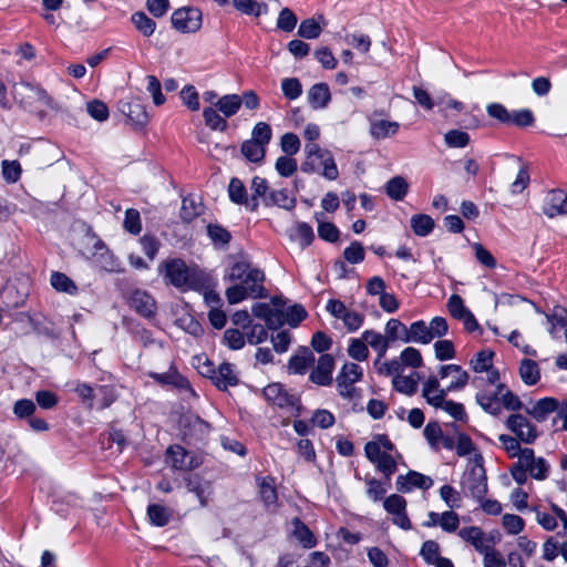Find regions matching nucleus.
Returning <instances> with one entry per match:
<instances>
[{
	"mask_svg": "<svg viewBox=\"0 0 567 567\" xmlns=\"http://www.w3.org/2000/svg\"><path fill=\"white\" fill-rule=\"evenodd\" d=\"M147 517L152 525L163 527L168 524L172 517V511L161 504H150L147 507Z\"/></svg>",
	"mask_w": 567,
	"mask_h": 567,
	"instance_id": "37",
	"label": "nucleus"
},
{
	"mask_svg": "<svg viewBox=\"0 0 567 567\" xmlns=\"http://www.w3.org/2000/svg\"><path fill=\"white\" fill-rule=\"evenodd\" d=\"M399 131V123L388 120H373L370 125V134L378 140L393 136Z\"/></svg>",
	"mask_w": 567,
	"mask_h": 567,
	"instance_id": "32",
	"label": "nucleus"
},
{
	"mask_svg": "<svg viewBox=\"0 0 567 567\" xmlns=\"http://www.w3.org/2000/svg\"><path fill=\"white\" fill-rule=\"evenodd\" d=\"M132 23L134 27L144 35L151 37L156 29V23L150 17H147L144 12L138 11L132 14Z\"/></svg>",
	"mask_w": 567,
	"mask_h": 567,
	"instance_id": "50",
	"label": "nucleus"
},
{
	"mask_svg": "<svg viewBox=\"0 0 567 567\" xmlns=\"http://www.w3.org/2000/svg\"><path fill=\"white\" fill-rule=\"evenodd\" d=\"M411 227L416 236L425 237L432 233L434 220L425 214H416L411 218Z\"/></svg>",
	"mask_w": 567,
	"mask_h": 567,
	"instance_id": "41",
	"label": "nucleus"
},
{
	"mask_svg": "<svg viewBox=\"0 0 567 567\" xmlns=\"http://www.w3.org/2000/svg\"><path fill=\"white\" fill-rule=\"evenodd\" d=\"M461 486L465 496L473 497L476 501H482L487 493V480L481 455H475L468 460Z\"/></svg>",
	"mask_w": 567,
	"mask_h": 567,
	"instance_id": "3",
	"label": "nucleus"
},
{
	"mask_svg": "<svg viewBox=\"0 0 567 567\" xmlns=\"http://www.w3.org/2000/svg\"><path fill=\"white\" fill-rule=\"evenodd\" d=\"M506 426L519 441L526 444L533 443L537 437L535 425L522 414H512L508 416Z\"/></svg>",
	"mask_w": 567,
	"mask_h": 567,
	"instance_id": "11",
	"label": "nucleus"
},
{
	"mask_svg": "<svg viewBox=\"0 0 567 567\" xmlns=\"http://www.w3.org/2000/svg\"><path fill=\"white\" fill-rule=\"evenodd\" d=\"M241 153L248 161L258 163L265 157L266 146L256 141L248 140L243 143Z\"/></svg>",
	"mask_w": 567,
	"mask_h": 567,
	"instance_id": "49",
	"label": "nucleus"
},
{
	"mask_svg": "<svg viewBox=\"0 0 567 567\" xmlns=\"http://www.w3.org/2000/svg\"><path fill=\"white\" fill-rule=\"evenodd\" d=\"M233 3L237 10L245 14L259 17L266 12V6L254 0H233Z\"/></svg>",
	"mask_w": 567,
	"mask_h": 567,
	"instance_id": "58",
	"label": "nucleus"
},
{
	"mask_svg": "<svg viewBox=\"0 0 567 567\" xmlns=\"http://www.w3.org/2000/svg\"><path fill=\"white\" fill-rule=\"evenodd\" d=\"M207 235L216 246H227L231 239L230 233L217 224H209L207 226Z\"/></svg>",
	"mask_w": 567,
	"mask_h": 567,
	"instance_id": "54",
	"label": "nucleus"
},
{
	"mask_svg": "<svg viewBox=\"0 0 567 567\" xmlns=\"http://www.w3.org/2000/svg\"><path fill=\"white\" fill-rule=\"evenodd\" d=\"M362 377L363 369L358 363H344L336 379L339 394L344 399H352L355 391L353 384Z\"/></svg>",
	"mask_w": 567,
	"mask_h": 567,
	"instance_id": "8",
	"label": "nucleus"
},
{
	"mask_svg": "<svg viewBox=\"0 0 567 567\" xmlns=\"http://www.w3.org/2000/svg\"><path fill=\"white\" fill-rule=\"evenodd\" d=\"M228 195L233 203L244 205L248 209L249 197L243 182L236 177L231 178L228 185Z\"/></svg>",
	"mask_w": 567,
	"mask_h": 567,
	"instance_id": "39",
	"label": "nucleus"
},
{
	"mask_svg": "<svg viewBox=\"0 0 567 567\" xmlns=\"http://www.w3.org/2000/svg\"><path fill=\"white\" fill-rule=\"evenodd\" d=\"M518 374L525 385H536L540 380L538 363L530 359H523L519 362Z\"/></svg>",
	"mask_w": 567,
	"mask_h": 567,
	"instance_id": "25",
	"label": "nucleus"
},
{
	"mask_svg": "<svg viewBox=\"0 0 567 567\" xmlns=\"http://www.w3.org/2000/svg\"><path fill=\"white\" fill-rule=\"evenodd\" d=\"M12 94L25 109H31L35 104H40L42 106H49L51 104L48 93L39 85L29 82L22 81L20 83H16L12 86Z\"/></svg>",
	"mask_w": 567,
	"mask_h": 567,
	"instance_id": "5",
	"label": "nucleus"
},
{
	"mask_svg": "<svg viewBox=\"0 0 567 567\" xmlns=\"http://www.w3.org/2000/svg\"><path fill=\"white\" fill-rule=\"evenodd\" d=\"M365 456L388 480L396 471L398 452L385 435H377L364 446Z\"/></svg>",
	"mask_w": 567,
	"mask_h": 567,
	"instance_id": "2",
	"label": "nucleus"
},
{
	"mask_svg": "<svg viewBox=\"0 0 567 567\" xmlns=\"http://www.w3.org/2000/svg\"><path fill=\"white\" fill-rule=\"evenodd\" d=\"M315 362V355L308 348H301L292 355L288 363V369L297 374H303L308 368Z\"/></svg>",
	"mask_w": 567,
	"mask_h": 567,
	"instance_id": "24",
	"label": "nucleus"
},
{
	"mask_svg": "<svg viewBox=\"0 0 567 567\" xmlns=\"http://www.w3.org/2000/svg\"><path fill=\"white\" fill-rule=\"evenodd\" d=\"M264 395L267 401L277 406H286L291 400L289 395L284 391V388L279 383H272L264 389Z\"/></svg>",
	"mask_w": 567,
	"mask_h": 567,
	"instance_id": "36",
	"label": "nucleus"
},
{
	"mask_svg": "<svg viewBox=\"0 0 567 567\" xmlns=\"http://www.w3.org/2000/svg\"><path fill=\"white\" fill-rule=\"evenodd\" d=\"M252 195L248 203V210L254 212L258 208L260 200L266 204V199L269 196V186L265 178L255 176L250 184Z\"/></svg>",
	"mask_w": 567,
	"mask_h": 567,
	"instance_id": "22",
	"label": "nucleus"
},
{
	"mask_svg": "<svg viewBox=\"0 0 567 567\" xmlns=\"http://www.w3.org/2000/svg\"><path fill=\"white\" fill-rule=\"evenodd\" d=\"M519 464L527 468L529 475L537 481H544L548 476V463L543 457H535L532 449H523L519 454Z\"/></svg>",
	"mask_w": 567,
	"mask_h": 567,
	"instance_id": "13",
	"label": "nucleus"
},
{
	"mask_svg": "<svg viewBox=\"0 0 567 567\" xmlns=\"http://www.w3.org/2000/svg\"><path fill=\"white\" fill-rule=\"evenodd\" d=\"M150 377L161 384H172L178 388L187 385V380L184 379L175 368L171 367L167 372L164 373H150Z\"/></svg>",
	"mask_w": 567,
	"mask_h": 567,
	"instance_id": "42",
	"label": "nucleus"
},
{
	"mask_svg": "<svg viewBox=\"0 0 567 567\" xmlns=\"http://www.w3.org/2000/svg\"><path fill=\"white\" fill-rule=\"evenodd\" d=\"M431 341L432 338L430 336L427 324L424 321H415L410 327H408V336L405 338V343L415 342L427 344Z\"/></svg>",
	"mask_w": 567,
	"mask_h": 567,
	"instance_id": "34",
	"label": "nucleus"
},
{
	"mask_svg": "<svg viewBox=\"0 0 567 567\" xmlns=\"http://www.w3.org/2000/svg\"><path fill=\"white\" fill-rule=\"evenodd\" d=\"M362 339L367 346H370L377 352V357L384 358L390 346L389 339L385 336L374 330H365L362 333Z\"/></svg>",
	"mask_w": 567,
	"mask_h": 567,
	"instance_id": "29",
	"label": "nucleus"
},
{
	"mask_svg": "<svg viewBox=\"0 0 567 567\" xmlns=\"http://www.w3.org/2000/svg\"><path fill=\"white\" fill-rule=\"evenodd\" d=\"M241 106V97L238 94H226L220 96L217 102V110L224 117L236 115Z\"/></svg>",
	"mask_w": 567,
	"mask_h": 567,
	"instance_id": "35",
	"label": "nucleus"
},
{
	"mask_svg": "<svg viewBox=\"0 0 567 567\" xmlns=\"http://www.w3.org/2000/svg\"><path fill=\"white\" fill-rule=\"evenodd\" d=\"M444 141L449 147H465L470 143V135L460 130H450L444 135Z\"/></svg>",
	"mask_w": 567,
	"mask_h": 567,
	"instance_id": "60",
	"label": "nucleus"
},
{
	"mask_svg": "<svg viewBox=\"0 0 567 567\" xmlns=\"http://www.w3.org/2000/svg\"><path fill=\"white\" fill-rule=\"evenodd\" d=\"M86 240L92 246V249H86L83 254L87 258L93 259L102 269L114 271L117 266L116 260L105 244L94 235H87Z\"/></svg>",
	"mask_w": 567,
	"mask_h": 567,
	"instance_id": "9",
	"label": "nucleus"
},
{
	"mask_svg": "<svg viewBox=\"0 0 567 567\" xmlns=\"http://www.w3.org/2000/svg\"><path fill=\"white\" fill-rule=\"evenodd\" d=\"M415 377H417L416 373H412L411 375H402V373H399L393 378V386L401 393L412 395L417 389Z\"/></svg>",
	"mask_w": 567,
	"mask_h": 567,
	"instance_id": "47",
	"label": "nucleus"
},
{
	"mask_svg": "<svg viewBox=\"0 0 567 567\" xmlns=\"http://www.w3.org/2000/svg\"><path fill=\"white\" fill-rule=\"evenodd\" d=\"M247 341L250 344H258L264 342L267 339V330L264 326L259 323H249L247 329L244 330Z\"/></svg>",
	"mask_w": 567,
	"mask_h": 567,
	"instance_id": "62",
	"label": "nucleus"
},
{
	"mask_svg": "<svg viewBox=\"0 0 567 567\" xmlns=\"http://www.w3.org/2000/svg\"><path fill=\"white\" fill-rule=\"evenodd\" d=\"M409 185L401 176L391 178L385 185L388 196L394 200H401L408 193Z\"/></svg>",
	"mask_w": 567,
	"mask_h": 567,
	"instance_id": "48",
	"label": "nucleus"
},
{
	"mask_svg": "<svg viewBox=\"0 0 567 567\" xmlns=\"http://www.w3.org/2000/svg\"><path fill=\"white\" fill-rule=\"evenodd\" d=\"M260 497L267 506L275 505L277 502V491L275 480L270 476L258 478Z\"/></svg>",
	"mask_w": 567,
	"mask_h": 567,
	"instance_id": "43",
	"label": "nucleus"
},
{
	"mask_svg": "<svg viewBox=\"0 0 567 567\" xmlns=\"http://www.w3.org/2000/svg\"><path fill=\"white\" fill-rule=\"evenodd\" d=\"M347 351L349 357L357 361H364L369 357V349L362 337L351 339Z\"/></svg>",
	"mask_w": 567,
	"mask_h": 567,
	"instance_id": "56",
	"label": "nucleus"
},
{
	"mask_svg": "<svg viewBox=\"0 0 567 567\" xmlns=\"http://www.w3.org/2000/svg\"><path fill=\"white\" fill-rule=\"evenodd\" d=\"M212 381L218 389L227 390L238 383V377L233 364L224 362L219 364L217 370L215 369Z\"/></svg>",
	"mask_w": 567,
	"mask_h": 567,
	"instance_id": "20",
	"label": "nucleus"
},
{
	"mask_svg": "<svg viewBox=\"0 0 567 567\" xmlns=\"http://www.w3.org/2000/svg\"><path fill=\"white\" fill-rule=\"evenodd\" d=\"M220 112L217 109L212 106L205 107L203 111V117L205 124L213 131L224 132L227 128V121L224 115L219 114Z\"/></svg>",
	"mask_w": 567,
	"mask_h": 567,
	"instance_id": "45",
	"label": "nucleus"
},
{
	"mask_svg": "<svg viewBox=\"0 0 567 567\" xmlns=\"http://www.w3.org/2000/svg\"><path fill=\"white\" fill-rule=\"evenodd\" d=\"M385 337L389 339V342L400 340L405 342V338L408 336V327H405L398 319H390L385 324Z\"/></svg>",
	"mask_w": 567,
	"mask_h": 567,
	"instance_id": "51",
	"label": "nucleus"
},
{
	"mask_svg": "<svg viewBox=\"0 0 567 567\" xmlns=\"http://www.w3.org/2000/svg\"><path fill=\"white\" fill-rule=\"evenodd\" d=\"M289 236L301 249L308 247L315 238L312 227L302 221L296 223V225L289 230Z\"/></svg>",
	"mask_w": 567,
	"mask_h": 567,
	"instance_id": "30",
	"label": "nucleus"
},
{
	"mask_svg": "<svg viewBox=\"0 0 567 567\" xmlns=\"http://www.w3.org/2000/svg\"><path fill=\"white\" fill-rule=\"evenodd\" d=\"M334 359L330 354H321L316 368L310 373V380L318 385H329L332 382Z\"/></svg>",
	"mask_w": 567,
	"mask_h": 567,
	"instance_id": "18",
	"label": "nucleus"
},
{
	"mask_svg": "<svg viewBox=\"0 0 567 567\" xmlns=\"http://www.w3.org/2000/svg\"><path fill=\"white\" fill-rule=\"evenodd\" d=\"M447 393H450V390H447V388H441L436 377H429L423 383L422 396L425 399L427 404L435 409H439V406L444 404Z\"/></svg>",
	"mask_w": 567,
	"mask_h": 567,
	"instance_id": "16",
	"label": "nucleus"
},
{
	"mask_svg": "<svg viewBox=\"0 0 567 567\" xmlns=\"http://www.w3.org/2000/svg\"><path fill=\"white\" fill-rule=\"evenodd\" d=\"M498 394L501 400V408L504 406L507 410H519L522 402L513 392H511L504 384L498 383Z\"/></svg>",
	"mask_w": 567,
	"mask_h": 567,
	"instance_id": "57",
	"label": "nucleus"
},
{
	"mask_svg": "<svg viewBox=\"0 0 567 567\" xmlns=\"http://www.w3.org/2000/svg\"><path fill=\"white\" fill-rule=\"evenodd\" d=\"M432 485L433 480L430 476L415 471H410L406 475H400L396 478V488L402 493H409L414 487L429 489Z\"/></svg>",
	"mask_w": 567,
	"mask_h": 567,
	"instance_id": "17",
	"label": "nucleus"
},
{
	"mask_svg": "<svg viewBox=\"0 0 567 567\" xmlns=\"http://www.w3.org/2000/svg\"><path fill=\"white\" fill-rule=\"evenodd\" d=\"M158 274L165 284L181 291L203 290L208 286L209 275L196 265H188L182 258H169L158 266Z\"/></svg>",
	"mask_w": 567,
	"mask_h": 567,
	"instance_id": "1",
	"label": "nucleus"
},
{
	"mask_svg": "<svg viewBox=\"0 0 567 567\" xmlns=\"http://www.w3.org/2000/svg\"><path fill=\"white\" fill-rule=\"evenodd\" d=\"M226 298L230 305H236L248 297L258 298L261 297L260 292H252L250 289L243 285L234 284L226 289Z\"/></svg>",
	"mask_w": 567,
	"mask_h": 567,
	"instance_id": "40",
	"label": "nucleus"
},
{
	"mask_svg": "<svg viewBox=\"0 0 567 567\" xmlns=\"http://www.w3.org/2000/svg\"><path fill=\"white\" fill-rule=\"evenodd\" d=\"M167 462L176 470L189 471L199 465V461L179 445L167 450Z\"/></svg>",
	"mask_w": 567,
	"mask_h": 567,
	"instance_id": "15",
	"label": "nucleus"
},
{
	"mask_svg": "<svg viewBox=\"0 0 567 567\" xmlns=\"http://www.w3.org/2000/svg\"><path fill=\"white\" fill-rule=\"evenodd\" d=\"M50 282L52 287L60 292H65L71 296L78 292V287L74 281L66 275L55 271L51 275Z\"/></svg>",
	"mask_w": 567,
	"mask_h": 567,
	"instance_id": "46",
	"label": "nucleus"
},
{
	"mask_svg": "<svg viewBox=\"0 0 567 567\" xmlns=\"http://www.w3.org/2000/svg\"><path fill=\"white\" fill-rule=\"evenodd\" d=\"M471 365L475 372L488 371L493 367V352L489 350L480 351L471 361Z\"/></svg>",
	"mask_w": 567,
	"mask_h": 567,
	"instance_id": "61",
	"label": "nucleus"
},
{
	"mask_svg": "<svg viewBox=\"0 0 567 567\" xmlns=\"http://www.w3.org/2000/svg\"><path fill=\"white\" fill-rule=\"evenodd\" d=\"M316 171L329 181H336L339 176L337 164L329 151H323L316 162Z\"/></svg>",
	"mask_w": 567,
	"mask_h": 567,
	"instance_id": "26",
	"label": "nucleus"
},
{
	"mask_svg": "<svg viewBox=\"0 0 567 567\" xmlns=\"http://www.w3.org/2000/svg\"><path fill=\"white\" fill-rule=\"evenodd\" d=\"M224 280L246 286L252 292L262 293L265 275L259 268L252 266L250 261L241 258L227 269Z\"/></svg>",
	"mask_w": 567,
	"mask_h": 567,
	"instance_id": "4",
	"label": "nucleus"
},
{
	"mask_svg": "<svg viewBox=\"0 0 567 567\" xmlns=\"http://www.w3.org/2000/svg\"><path fill=\"white\" fill-rule=\"evenodd\" d=\"M131 305L143 317H151L155 311V301L146 291H134L131 297Z\"/></svg>",
	"mask_w": 567,
	"mask_h": 567,
	"instance_id": "23",
	"label": "nucleus"
},
{
	"mask_svg": "<svg viewBox=\"0 0 567 567\" xmlns=\"http://www.w3.org/2000/svg\"><path fill=\"white\" fill-rule=\"evenodd\" d=\"M377 372L382 375H398L402 373V363L399 359H393L391 361H383V358L377 357L373 363Z\"/></svg>",
	"mask_w": 567,
	"mask_h": 567,
	"instance_id": "53",
	"label": "nucleus"
},
{
	"mask_svg": "<svg viewBox=\"0 0 567 567\" xmlns=\"http://www.w3.org/2000/svg\"><path fill=\"white\" fill-rule=\"evenodd\" d=\"M280 299L274 298L271 305L257 302L252 305L251 312L255 317L262 319L269 329H276L282 324V315L279 313Z\"/></svg>",
	"mask_w": 567,
	"mask_h": 567,
	"instance_id": "12",
	"label": "nucleus"
},
{
	"mask_svg": "<svg viewBox=\"0 0 567 567\" xmlns=\"http://www.w3.org/2000/svg\"><path fill=\"white\" fill-rule=\"evenodd\" d=\"M543 212L550 218L558 215H566L567 193L561 189H554L548 192L544 200Z\"/></svg>",
	"mask_w": 567,
	"mask_h": 567,
	"instance_id": "14",
	"label": "nucleus"
},
{
	"mask_svg": "<svg viewBox=\"0 0 567 567\" xmlns=\"http://www.w3.org/2000/svg\"><path fill=\"white\" fill-rule=\"evenodd\" d=\"M555 411L559 412V402L554 398H543L526 408V413L539 422L545 421Z\"/></svg>",
	"mask_w": 567,
	"mask_h": 567,
	"instance_id": "19",
	"label": "nucleus"
},
{
	"mask_svg": "<svg viewBox=\"0 0 567 567\" xmlns=\"http://www.w3.org/2000/svg\"><path fill=\"white\" fill-rule=\"evenodd\" d=\"M324 150L320 148L318 144L315 142H310L306 144L305 146V153L307 155V159L302 165L303 172H311L316 171V162L317 157L323 152Z\"/></svg>",
	"mask_w": 567,
	"mask_h": 567,
	"instance_id": "59",
	"label": "nucleus"
},
{
	"mask_svg": "<svg viewBox=\"0 0 567 567\" xmlns=\"http://www.w3.org/2000/svg\"><path fill=\"white\" fill-rule=\"evenodd\" d=\"M2 177L7 183L13 184L20 179L21 165L18 161L3 159L1 162Z\"/></svg>",
	"mask_w": 567,
	"mask_h": 567,
	"instance_id": "55",
	"label": "nucleus"
},
{
	"mask_svg": "<svg viewBox=\"0 0 567 567\" xmlns=\"http://www.w3.org/2000/svg\"><path fill=\"white\" fill-rule=\"evenodd\" d=\"M330 99L329 86L326 83H317L308 91V102L316 110L324 109Z\"/></svg>",
	"mask_w": 567,
	"mask_h": 567,
	"instance_id": "28",
	"label": "nucleus"
},
{
	"mask_svg": "<svg viewBox=\"0 0 567 567\" xmlns=\"http://www.w3.org/2000/svg\"><path fill=\"white\" fill-rule=\"evenodd\" d=\"M295 538L305 547L311 548L317 544V539L313 533L306 526L300 519L295 518L292 520Z\"/></svg>",
	"mask_w": 567,
	"mask_h": 567,
	"instance_id": "38",
	"label": "nucleus"
},
{
	"mask_svg": "<svg viewBox=\"0 0 567 567\" xmlns=\"http://www.w3.org/2000/svg\"><path fill=\"white\" fill-rule=\"evenodd\" d=\"M322 31V28L315 19L303 20L298 29V34L305 39H317Z\"/></svg>",
	"mask_w": 567,
	"mask_h": 567,
	"instance_id": "64",
	"label": "nucleus"
},
{
	"mask_svg": "<svg viewBox=\"0 0 567 567\" xmlns=\"http://www.w3.org/2000/svg\"><path fill=\"white\" fill-rule=\"evenodd\" d=\"M203 213V205L194 197H185L182 203L181 216L190 221Z\"/></svg>",
	"mask_w": 567,
	"mask_h": 567,
	"instance_id": "52",
	"label": "nucleus"
},
{
	"mask_svg": "<svg viewBox=\"0 0 567 567\" xmlns=\"http://www.w3.org/2000/svg\"><path fill=\"white\" fill-rule=\"evenodd\" d=\"M476 402L487 413L498 415L501 413V400L498 384L493 390H482L476 394Z\"/></svg>",
	"mask_w": 567,
	"mask_h": 567,
	"instance_id": "21",
	"label": "nucleus"
},
{
	"mask_svg": "<svg viewBox=\"0 0 567 567\" xmlns=\"http://www.w3.org/2000/svg\"><path fill=\"white\" fill-rule=\"evenodd\" d=\"M383 507L392 516V523L398 527L409 530L412 524L406 514V501L398 494H391L383 502Z\"/></svg>",
	"mask_w": 567,
	"mask_h": 567,
	"instance_id": "10",
	"label": "nucleus"
},
{
	"mask_svg": "<svg viewBox=\"0 0 567 567\" xmlns=\"http://www.w3.org/2000/svg\"><path fill=\"white\" fill-rule=\"evenodd\" d=\"M326 310L336 319L342 321L349 332L357 331L364 321V316L353 309H349L342 301L330 299L326 305Z\"/></svg>",
	"mask_w": 567,
	"mask_h": 567,
	"instance_id": "6",
	"label": "nucleus"
},
{
	"mask_svg": "<svg viewBox=\"0 0 567 567\" xmlns=\"http://www.w3.org/2000/svg\"><path fill=\"white\" fill-rule=\"evenodd\" d=\"M173 27L182 33H195L202 28L203 16L193 7L179 8L171 17Z\"/></svg>",
	"mask_w": 567,
	"mask_h": 567,
	"instance_id": "7",
	"label": "nucleus"
},
{
	"mask_svg": "<svg viewBox=\"0 0 567 567\" xmlns=\"http://www.w3.org/2000/svg\"><path fill=\"white\" fill-rule=\"evenodd\" d=\"M458 536L471 544L478 553H483L488 547L485 535L480 527H464L458 532Z\"/></svg>",
	"mask_w": 567,
	"mask_h": 567,
	"instance_id": "27",
	"label": "nucleus"
},
{
	"mask_svg": "<svg viewBox=\"0 0 567 567\" xmlns=\"http://www.w3.org/2000/svg\"><path fill=\"white\" fill-rule=\"evenodd\" d=\"M266 206L276 205L285 209H291L296 205V199L289 196L285 189H275L269 192V196L266 199Z\"/></svg>",
	"mask_w": 567,
	"mask_h": 567,
	"instance_id": "44",
	"label": "nucleus"
},
{
	"mask_svg": "<svg viewBox=\"0 0 567 567\" xmlns=\"http://www.w3.org/2000/svg\"><path fill=\"white\" fill-rule=\"evenodd\" d=\"M279 313L282 315V324L287 323L292 328H296L307 317L302 306L293 305L285 308V302L281 300Z\"/></svg>",
	"mask_w": 567,
	"mask_h": 567,
	"instance_id": "33",
	"label": "nucleus"
},
{
	"mask_svg": "<svg viewBox=\"0 0 567 567\" xmlns=\"http://www.w3.org/2000/svg\"><path fill=\"white\" fill-rule=\"evenodd\" d=\"M116 399L115 389L111 385H99L96 386L95 400L100 404L101 409L109 408Z\"/></svg>",
	"mask_w": 567,
	"mask_h": 567,
	"instance_id": "63",
	"label": "nucleus"
},
{
	"mask_svg": "<svg viewBox=\"0 0 567 567\" xmlns=\"http://www.w3.org/2000/svg\"><path fill=\"white\" fill-rule=\"evenodd\" d=\"M121 111L123 114L127 116V118L137 126L146 125L148 121V115L145 111L144 105L138 102L124 103L121 106Z\"/></svg>",
	"mask_w": 567,
	"mask_h": 567,
	"instance_id": "31",
	"label": "nucleus"
}]
</instances>
